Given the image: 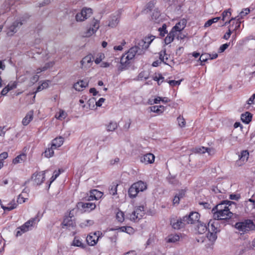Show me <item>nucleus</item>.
<instances>
[{"label":"nucleus","instance_id":"4c0bfd02","mask_svg":"<svg viewBox=\"0 0 255 255\" xmlns=\"http://www.w3.org/2000/svg\"><path fill=\"white\" fill-rule=\"evenodd\" d=\"M225 206H228V205H227V203H225L224 202V201H222L221 202V203L220 204H219L218 205H217L216 206H215L212 210V213L213 214V212H218V211H220V209L221 208V209L222 210H224V207Z\"/></svg>","mask_w":255,"mask_h":255},{"label":"nucleus","instance_id":"a878e982","mask_svg":"<svg viewBox=\"0 0 255 255\" xmlns=\"http://www.w3.org/2000/svg\"><path fill=\"white\" fill-rule=\"evenodd\" d=\"M133 184L135 185V187L137 188L139 192H142L147 188L146 183L141 180L133 183Z\"/></svg>","mask_w":255,"mask_h":255},{"label":"nucleus","instance_id":"3c124183","mask_svg":"<svg viewBox=\"0 0 255 255\" xmlns=\"http://www.w3.org/2000/svg\"><path fill=\"white\" fill-rule=\"evenodd\" d=\"M66 113L64 111L60 110L59 113V116L57 117V115H56L55 117L57 119L61 120L62 119H65L66 117Z\"/></svg>","mask_w":255,"mask_h":255},{"label":"nucleus","instance_id":"4468645a","mask_svg":"<svg viewBox=\"0 0 255 255\" xmlns=\"http://www.w3.org/2000/svg\"><path fill=\"white\" fill-rule=\"evenodd\" d=\"M77 207L78 209L83 210L84 212H86L88 211V210H94L96 208L95 204L93 203H84L82 202H80L78 203Z\"/></svg>","mask_w":255,"mask_h":255},{"label":"nucleus","instance_id":"5701e85b","mask_svg":"<svg viewBox=\"0 0 255 255\" xmlns=\"http://www.w3.org/2000/svg\"><path fill=\"white\" fill-rule=\"evenodd\" d=\"M64 142V138L62 136H59L54 138L52 141V147L55 149L61 146Z\"/></svg>","mask_w":255,"mask_h":255},{"label":"nucleus","instance_id":"f704fd0d","mask_svg":"<svg viewBox=\"0 0 255 255\" xmlns=\"http://www.w3.org/2000/svg\"><path fill=\"white\" fill-rule=\"evenodd\" d=\"M13 1L11 0H6L2 4V8L4 9L3 13L8 11L10 9V6L13 4Z\"/></svg>","mask_w":255,"mask_h":255},{"label":"nucleus","instance_id":"6e6d98bb","mask_svg":"<svg viewBox=\"0 0 255 255\" xmlns=\"http://www.w3.org/2000/svg\"><path fill=\"white\" fill-rule=\"evenodd\" d=\"M166 25L164 24L161 27L159 28L158 30L160 32V35L161 36H164L165 34L166 33Z\"/></svg>","mask_w":255,"mask_h":255},{"label":"nucleus","instance_id":"f8f14e48","mask_svg":"<svg viewBox=\"0 0 255 255\" xmlns=\"http://www.w3.org/2000/svg\"><path fill=\"white\" fill-rule=\"evenodd\" d=\"M170 224L172 228L176 230L180 229L187 224L186 222L183 221V217L180 219L172 218L170 220Z\"/></svg>","mask_w":255,"mask_h":255},{"label":"nucleus","instance_id":"13d9d810","mask_svg":"<svg viewBox=\"0 0 255 255\" xmlns=\"http://www.w3.org/2000/svg\"><path fill=\"white\" fill-rule=\"evenodd\" d=\"M215 243H211L205 244V248L207 250V251H212L214 248V245Z\"/></svg>","mask_w":255,"mask_h":255},{"label":"nucleus","instance_id":"aec40b11","mask_svg":"<svg viewBox=\"0 0 255 255\" xmlns=\"http://www.w3.org/2000/svg\"><path fill=\"white\" fill-rule=\"evenodd\" d=\"M88 85V83L86 81L81 80L75 83L73 85V88L78 91H83L84 88H86Z\"/></svg>","mask_w":255,"mask_h":255},{"label":"nucleus","instance_id":"864d4df0","mask_svg":"<svg viewBox=\"0 0 255 255\" xmlns=\"http://www.w3.org/2000/svg\"><path fill=\"white\" fill-rule=\"evenodd\" d=\"M166 55L165 49H164L160 51L159 53V59L161 61L163 62L165 64H167L166 61H164V57Z\"/></svg>","mask_w":255,"mask_h":255},{"label":"nucleus","instance_id":"f257e3e1","mask_svg":"<svg viewBox=\"0 0 255 255\" xmlns=\"http://www.w3.org/2000/svg\"><path fill=\"white\" fill-rule=\"evenodd\" d=\"M225 203H227L228 206L224 207V210L220 209V211L214 212L213 216L214 221L219 220H227L231 218L234 215L233 209L236 208V204L231 201L225 200Z\"/></svg>","mask_w":255,"mask_h":255},{"label":"nucleus","instance_id":"0eeeda50","mask_svg":"<svg viewBox=\"0 0 255 255\" xmlns=\"http://www.w3.org/2000/svg\"><path fill=\"white\" fill-rule=\"evenodd\" d=\"M39 221V220L37 219V217H34L30 219L29 220L25 222L23 225L17 228L16 236H20L22 234L29 231L30 228L32 227L36 222H38Z\"/></svg>","mask_w":255,"mask_h":255},{"label":"nucleus","instance_id":"dca6fc26","mask_svg":"<svg viewBox=\"0 0 255 255\" xmlns=\"http://www.w3.org/2000/svg\"><path fill=\"white\" fill-rule=\"evenodd\" d=\"M32 178L33 179L35 184L40 185L44 180L45 171L35 173L33 174Z\"/></svg>","mask_w":255,"mask_h":255},{"label":"nucleus","instance_id":"4be33fe9","mask_svg":"<svg viewBox=\"0 0 255 255\" xmlns=\"http://www.w3.org/2000/svg\"><path fill=\"white\" fill-rule=\"evenodd\" d=\"M94 59L91 54L88 55L83 58L81 61V65L86 67H89Z\"/></svg>","mask_w":255,"mask_h":255},{"label":"nucleus","instance_id":"774afa93","mask_svg":"<svg viewBox=\"0 0 255 255\" xmlns=\"http://www.w3.org/2000/svg\"><path fill=\"white\" fill-rule=\"evenodd\" d=\"M8 156V154L6 152H3L0 154V161H2L6 159Z\"/></svg>","mask_w":255,"mask_h":255},{"label":"nucleus","instance_id":"9b49d317","mask_svg":"<svg viewBox=\"0 0 255 255\" xmlns=\"http://www.w3.org/2000/svg\"><path fill=\"white\" fill-rule=\"evenodd\" d=\"M200 218V215L196 212H192L188 216L183 217V221L186 222L187 224H194L196 222L198 223Z\"/></svg>","mask_w":255,"mask_h":255},{"label":"nucleus","instance_id":"c03bdc74","mask_svg":"<svg viewBox=\"0 0 255 255\" xmlns=\"http://www.w3.org/2000/svg\"><path fill=\"white\" fill-rule=\"evenodd\" d=\"M94 223V221L91 220H86L80 224V226L82 228L92 226Z\"/></svg>","mask_w":255,"mask_h":255},{"label":"nucleus","instance_id":"ddd939ff","mask_svg":"<svg viewBox=\"0 0 255 255\" xmlns=\"http://www.w3.org/2000/svg\"><path fill=\"white\" fill-rule=\"evenodd\" d=\"M120 13L119 11L113 14L109 18L108 26L111 27H115L120 22Z\"/></svg>","mask_w":255,"mask_h":255},{"label":"nucleus","instance_id":"bb28decb","mask_svg":"<svg viewBox=\"0 0 255 255\" xmlns=\"http://www.w3.org/2000/svg\"><path fill=\"white\" fill-rule=\"evenodd\" d=\"M207 229L208 228L206 224L200 221L198 222L196 230L199 234H204L207 231Z\"/></svg>","mask_w":255,"mask_h":255},{"label":"nucleus","instance_id":"39448f33","mask_svg":"<svg viewBox=\"0 0 255 255\" xmlns=\"http://www.w3.org/2000/svg\"><path fill=\"white\" fill-rule=\"evenodd\" d=\"M154 38V36H150L148 37H146L144 39L140 40L134 47L137 48L138 51V55H142L144 53L145 51L149 47L151 42L153 41Z\"/></svg>","mask_w":255,"mask_h":255},{"label":"nucleus","instance_id":"e433bc0d","mask_svg":"<svg viewBox=\"0 0 255 255\" xmlns=\"http://www.w3.org/2000/svg\"><path fill=\"white\" fill-rule=\"evenodd\" d=\"M221 18V17H216L212 19H210L208 20H207L205 24L204 27H208L210 26H211L213 23H216L217 21H218Z\"/></svg>","mask_w":255,"mask_h":255},{"label":"nucleus","instance_id":"0e129e2a","mask_svg":"<svg viewBox=\"0 0 255 255\" xmlns=\"http://www.w3.org/2000/svg\"><path fill=\"white\" fill-rule=\"evenodd\" d=\"M175 195L178 196L179 198L181 199L183 198L185 195V191L184 190H180L178 191L177 193H176Z\"/></svg>","mask_w":255,"mask_h":255},{"label":"nucleus","instance_id":"58836bf2","mask_svg":"<svg viewBox=\"0 0 255 255\" xmlns=\"http://www.w3.org/2000/svg\"><path fill=\"white\" fill-rule=\"evenodd\" d=\"M231 15V9L229 8L224 10L222 13V20L225 21L229 19Z\"/></svg>","mask_w":255,"mask_h":255},{"label":"nucleus","instance_id":"20e7f679","mask_svg":"<svg viewBox=\"0 0 255 255\" xmlns=\"http://www.w3.org/2000/svg\"><path fill=\"white\" fill-rule=\"evenodd\" d=\"M28 18L29 16L27 15H25L14 21L12 24L9 27L7 31V34L9 36L12 35L17 31L20 27L27 21Z\"/></svg>","mask_w":255,"mask_h":255},{"label":"nucleus","instance_id":"393cba45","mask_svg":"<svg viewBox=\"0 0 255 255\" xmlns=\"http://www.w3.org/2000/svg\"><path fill=\"white\" fill-rule=\"evenodd\" d=\"M180 237L178 235L170 234L165 238V241L168 243H174L178 241Z\"/></svg>","mask_w":255,"mask_h":255},{"label":"nucleus","instance_id":"4d7b16f0","mask_svg":"<svg viewBox=\"0 0 255 255\" xmlns=\"http://www.w3.org/2000/svg\"><path fill=\"white\" fill-rule=\"evenodd\" d=\"M60 173V170H59L58 171H56V170L54 171L53 174L50 179V180H51L50 183H51L52 182H53L58 177Z\"/></svg>","mask_w":255,"mask_h":255},{"label":"nucleus","instance_id":"412c9836","mask_svg":"<svg viewBox=\"0 0 255 255\" xmlns=\"http://www.w3.org/2000/svg\"><path fill=\"white\" fill-rule=\"evenodd\" d=\"M186 20L183 19L180 21L176 23V25L172 28V29L176 32H180L185 28L186 25Z\"/></svg>","mask_w":255,"mask_h":255},{"label":"nucleus","instance_id":"f03ea898","mask_svg":"<svg viewBox=\"0 0 255 255\" xmlns=\"http://www.w3.org/2000/svg\"><path fill=\"white\" fill-rule=\"evenodd\" d=\"M136 47H132L128 51L124 54L121 58V69H125L130 64V61L132 60L136 54L138 55V51Z\"/></svg>","mask_w":255,"mask_h":255},{"label":"nucleus","instance_id":"7ed1b4c3","mask_svg":"<svg viewBox=\"0 0 255 255\" xmlns=\"http://www.w3.org/2000/svg\"><path fill=\"white\" fill-rule=\"evenodd\" d=\"M208 233L206 235L207 238L211 243H215L217 239V233L220 232L218 228V223L211 220L208 224Z\"/></svg>","mask_w":255,"mask_h":255},{"label":"nucleus","instance_id":"a211bd4d","mask_svg":"<svg viewBox=\"0 0 255 255\" xmlns=\"http://www.w3.org/2000/svg\"><path fill=\"white\" fill-rule=\"evenodd\" d=\"M144 215V212L143 206H139L137 207L132 213V216H133V219H134L135 217L136 219H139L141 218Z\"/></svg>","mask_w":255,"mask_h":255},{"label":"nucleus","instance_id":"69168bd1","mask_svg":"<svg viewBox=\"0 0 255 255\" xmlns=\"http://www.w3.org/2000/svg\"><path fill=\"white\" fill-rule=\"evenodd\" d=\"M160 16V12L157 10H155L154 12H153L152 15V18L156 19L157 18L159 17Z\"/></svg>","mask_w":255,"mask_h":255},{"label":"nucleus","instance_id":"2f4dec72","mask_svg":"<svg viewBox=\"0 0 255 255\" xmlns=\"http://www.w3.org/2000/svg\"><path fill=\"white\" fill-rule=\"evenodd\" d=\"M118 127V124L116 122L111 121L108 124L106 125V129L108 131H115Z\"/></svg>","mask_w":255,"mask_h":255},{"label":"nucleus","instance_id":"f3484780","mask_svg":"<svg viewBox=\"0 0 255 255\" xmlns=\"http://www.w3.org/2000/svg\"><path fill=\"white\" fill-rule=\"evenodd\" d=\"M249 153L247 150H243L239 155V159L236 161V165L240 166L244 164L248 159Z\"/></svg>","mask_w":255,"mask_h":255},{"label":"nucleus","instance_id":"1a4fd4ad","mask_svg":"<svg viewBox=\"0 0 255 255\" xmlns=\"http://www.w3.org/2000/svg\"><path fill=\"white\" fill-rule=\"evenodd\" d=\"M99 28V21L94 19L90 27L83 33L82 36L84 37H90L97 31Z\"/></svg>","mask_w":255,"mask_h":255},{"label":"nucleus","instance_id":"bf43d9fd","mask_svg":"<svg viewBox=\"0 0 255 255\" xmlns=\"http://www.w3.org/2000/svg\"><path fill=\"white\" fill-rule=\"evenodd\" d=\"M7 86L10 89V90H11L16 88L17 82L16 81L10 82L8 84Z\"/></svg>","mask_w":255,"mask_h":255},{"label":"nucleus","instance_id":"79ce46f5","mask_svg":"<svg viewBox=\"0 0 255 255\" xmlns=\"http://www.w3.org/2000/svg\"><path fill=\"white\" fill-rule=\"evenodd\" d=\"M72 245L74 246L81 247L82 248H84L85 247L84 245L77 237L74 238Z\"/></svg>","mask_w":255,"mask_h":255},{"label":"nucleus","instance_id":"72a5a7b5","mask_svg":"<svg viewBox=\"0 0 255 255\" xmlns=\"http://www.w3.org/2000/svg\"><path fill=\"white\" fill-rule=\"evenodd\" d=\"M150 109L151 112L160 114L163 112L164 107L163 106H153L150 107Z\"/></svg>","mask_w":255,"mask_h":255},{"label":"nucleus","instance_id":"9d476101","mask_svg":"<svg viewBox=\"0 0 255 255\" xmlns=\"http://www.w3.org/2000/svg\"><path fill=\"white\" fill-rule=\"evenodd\" d=\"M102 236V233L100 231L95 232L94 233H90L86 238L87 244L91 246L95 245Z\"/></svg>","mask_w":255,"mask_h":255},{"label":"nucleus","instance_id":"09e8293b","mask_svg":"<svg viewBox=\"0 0 255 255\" xmlns=\"http://www.w3.org/2000/svg\"><path fill=\"white\" fill-rule=\"evenodd\" d=\"M116 218L120 222H122L124 220V212L120 211L117 212L116 215Z\"/></svg>","mask_w":255,"mask_h":255},{"label":"nucleus","instance_id":"49530a36","mask_svg":"<svg viewBox=\"0 0 255 255\" xmlns=\"http://www.w3.org/2000/svg\"><path fill=\"white\" fill-rule=\"evenodd\" d=\"M250 12V9L249 8H246L242 10L240 14L237 16L240 19L243 18L244 16H246Z\"/></svg>","mask_w":255,"mask_h":255},{"label":"nucleus","instance_id":"8fccbe9b","mask_svg":"<svg viewBox=\"0 0 255 255\" xmlns=\"http://www.w3.org/2000/svg\"><path fill=\"white\" fill-rule=\"evenodd\" d=\"M210 57H211V54H207V53L202 54L200 56V57L199 58V60L202 62H205L208 59H210Z\"/></svg>","mask_w":255,"mask_h":255},{"label":"nucleus","instance_id":"603ef678","mask_svg":"<svg viewBox=\"0 0 255 255\" xmlns=\"http://www.w3.org/2000/svg\"><path fill=\"white\" fill-rule=\"evenodd\" d=\"M178 125L180 127L183 128L185 126V121L183 117H181L180 116L178 117L177 119Z\"/></svg>","mask_w":255,"mask_h":255},{"label":"nucleus","instance_id":"473e14b6","mask_svg":"<svg viewBox=\"0 0 255 255\" xmlns=\"http://www.w3.org/2000/svg\"><path fill=\"white\" fill-rule=\"evenodd\" d=\"M234 18L235 19L233 20L231 24H234V26L232 27V30L233 31H236L240 27L241 21L240 20L241 19H240L237 16L234 17Z\"/></svg>","mask_w":255,"mask_h":255},{"label":"nucleus","instance_id":"b1692460","mask_svg":"<svg viewBox=\"0 0 255 255\" xmlns=\"http://www.w3.org/2000/svg\"><path fill=\"white\" fill-rule=\"evenodd\" d=\"M196 151L199 153H204L207 152L209 155H211L214 153V150L213 148L201 147L196 148Z\"/></svg>","mask_w":255,"mask_h":255},{"label":"nucleus","instance_id":"e2e57ef3","mask_svg":"<svg viewBox=\"0 0 255 255\" xmlns=\"http://www.w3.org/2000/svg\"><path fill=\"white\" fill-rule=\"evenodd\" d=\"M168 83L170 86H175L176 85H179L180 84L181 81L170 80Z\"/></svg>","mask_w":255,"mask_h":255},{"label":"nucleus","instance_id":"5fc2aeb1","mask_svg":"<svg viewBox=\"0 0 255 255\" xmlns=\"http://www.w3.org/2000/svg\"><path fill=\"white\" fill-rule=\"evenodd\" d=\"M230 46V43H225V44H224L223 45H222L219 50H218V52L219 53H222L226 49H227L228 48V47Z\"/></svg>","mask_w":255,"mask_h":255},{"label":"nucleus","instance_id":"a18cd8bd","mask_svg":"<svg viewBox=\"0 0 255 255\" xmlns=\"http://www.w3.org/2000/svg\"><path fill=\"white\" fill-rule=\"evenodd\" d=\"M92 194L95 200H98L102 196L103 193L97 190H92Z\"/></svg>","mask_w":255,"mask_h":255},{"label":"nucleus","instance_id":"c85d7f7f","mask_svg":"<svg viewBox=\"0 0 255 255\" xmlns=\"http://www.w3.org/2000/svg\"><path fill=\"white\" fill-rule=\"evenodd\" d=\"M177 35V32H176L172 29L169 33L167 35L164 39V42L166 44H168L170 43L172 41H173L174 37Z\"/></svg>","mask_w":255,"mask_h":255},{"label":"nucleus","instance_id":"de8ad7c7","mask_svg":"<svg viewBox=\"0 0 255 255\" xmlns=\"http://www.w3.org/2000/svg\"><path fill=\"white\" fill-rule=\"evenodd\" d=\"M233 26H234L233 24L230 25V26H229V28H228V31L224 35L223 38L227 40L230 38L232 33L233 32V30H232V27H233Z\"/></svg>","mask_w":255,"mask_h":255},{"label":"nucleus","instance_id":"7c9ffc66","mask_svg":"<svg viewBox=\"0 0 255 255\" xmlns=\"http://www.w3.org/2000/svg\"><path fill=\"white\" fill-rule=\"evenodd\" d=\"M135 187V185L133 184L128 189V194L129 196L131 198H135L138 193H139Z\"/></svg>","mask_w":255,"mask_h":255},{"label":"nucleus","instance_id":"6e6552de","mask_svg":"<svg viewBox=\"0 0 255 255\" xmlns=\"http://www.w3.org/2000/svg\"><path fill=\"white\" fill-rule=\"evenodd\" d=\"M92 14V9L91 8L85 7L76 14L75 19L77 22H82L90 17Z\"/></svg>","mask_w":255,"mask_h":255},{"label":"nucleus","instance_id":"37998d69","mask_svg":"<svg viewBox=\"0 0 255 255\" xmlns=\"http://www.w3.org/2000/svg\"><path fill=\"white\" fill-rule=\"evenodd\" d=\"M49 83L48 81L43 82L40 85H39L37 88V89H36V91L35 93L40 92V91H42V90L48 88V85H49V83Z\"/></svg>","mask_w":255,"mask_h":255},{"label":"nucleus","instance_id":"680f3d73","mask_svg":"<svg viewBox=\"0 0 255 255\" xmlns=\"http://www.w3.org/2000/svg\"><path fill=\"white\" fill-rule=\"evenodd\" d=\"M54 62H50L46 63L44 66L43 67V71H45L50 67H52L54 65Z\"/></svg>","mask_w":255,"mask_h":255},{"label":"nucleus","instance_id":"c9c22d12","mask_svg":"<svg viewBox=\"0 0 255 255\" xmlns=\"http://www.w3.org/2000/svg\"><path fill=\"white\" fill-rule=\"evenodd\" d=\"M26 158L25 154H21L17 156L15 158L13 159V163L17 164L23 162Z\"/></svg>","mask_w":255,"mask_h":255},{"label":"nucleus","instance_id":"6ab92c4d","mask_svg":"<svg viewBox=\"0 0 255 255\" xmlns=\"http://www.w3.org/2000/svg\"><path fill=\"white\" fill-rule=\"evenodd\" d=\"M72 217H69L65 218L63 223V228H66L67 229H68L70 230L71 228H74L76 226V223L75 222L71 219Z\"/></svg>","mask_w":255,"mask_h":255},{"label":"nucleus","instance_id":"ea45409f","mask_svg":"<svg viewBox=\"0 0 255 255\" xmlns=\"http://www.w3.org/2000/svg\"><path fill=\"white\" fill-rule=\"evenodd\" d=\"M118 184L116 183H113L109 188V193L112 195H115L117 192V187Z\"/></svg>","mask_w":255,"mask_h":255},{"label":"nucleus","instance_id":"2eb2a0df","mask_svg":"<svg viewBox=\"0 0 255 255\" xmlns=\"http://www.w3.org/2000/svg\"><path fill=\"white\" fill-rule=\"evenodd\" d=\"M154 159V155L151 153L145 154L141 156L140 157V162L145 164H151L153 163Z\"/></svg>","mask_w":255,"mask_h":255},{"label":"nucleus","instance_id":"a19ab883","mask_svg":"<svg viewBox=\"0 0 255 255\" xmlns=\"http://www.w3.org/2000/svg\"><path fill=\"white\" fill-rule=\"evenodd\" d=\"M54 149L55 148L54 147H52V145L50 148L49 147L47 148L44 152L45 156L47 158H49L52 156L54 154Z\"/></svg>","mask_w":255,"mask_h":255},{"label":"nucleus","instance_id":"cd10ccee","mask_svg":"<svg viewBox=\"0 0 255 255\" xmlns=\"http://www.w3.org/2000/svg\"><path fill=\"white\" fill-rule=\"evenodd\" d=\"M242 122L246 124H249L252 120V115L249 112H246L241 115Z\"/></svg>","mask_w":255,"mask_h":255},{"label":"nucleus","instance_id":"052dcab7","mask_svg":"<svg viewBox=\"0 0 255 255\" xmlns=\"http://www.w3.org/2000/svg\"><path fill=\"white\" fill-rule=\"evenodd\" d=\"M154 4L155 2L154 0L149 1L147 4L146 8L148 9L149 10L151 11L154 7Z\"/></svg>","mask_w":255,"mask_h":255},{"label":"nucleus","instance_id":"423d86ee","mask_svg":"<svg viewBox=\"0 0 255 255\" xmlns=\"http://www.w3.org/2000/svg\"><path fill=\"white\" fill-rule=\"evenodd\" d=\"M235 228L240 231L246 232L254 230L255 229V225L252 220H246L244 222L236 223Z\"/></svg>","mask_w":255,"mask_h":255},{"label":"nucleus","instance_id":"338daca9","mask_svg":"<svg viewBox=\"0 0 255 255\" xmlns=\"http://www.w3.org/2000/svg\"><path fill=\"white\" fill-rule=\"evenodd\" d=\"M26 199H27V198H24L22 196V194H20L17 198V202L22 204L25 202Z\"/></svg>","mask_w":255,"mask_h":255},{"label":"nucleus","instance_id":"c756f323","mask_svg":"<svg viewBox=\"0 0 255 255\" xmlns=\"http://www.w3.org/2000/svg\"><path fill=\"white\" fill-rule=\"evenodd\" d=\"M33 112L29 111L22 120V123L24 126H27L33 119Z\"/></svg>","mask_w":255,"mask_h":255}]
</instances>
